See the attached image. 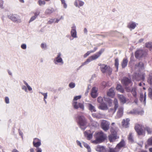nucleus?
<instances>
[{
  "instance_id": "nucleus-48",
  "label": "nucleus",
  "mask_w": 152,
  "mask_h": 152,
  "mask_svg": "<svg viewBox=\"0 0 152 152\" xmlns=\"http://www.w3.org/2000/svg\"><path fill=\"white\" fill-rule=\"evenodd\" d=\"M84 146L86 148L88 151L91 150V148L89 146L88 144L85 143L84 144Z\"/></svg>"
},
{
  "instance_id": "nucleus-64",
  "label": "nucleus",
  "mask_w": 152,
  "mask_h": 152,
  "mask_svg": "<svg viewBox=\"0 0 152 152\" xmlns=\"http://www.w3.org/2000/svg\"><path fill=\"white\" fill-rule=\"evenodd\" d=\"M143 39H140L139 41V42H143Z\"/></svg>"
},
{
  "instance_id": "nucleus-19",
  "label": "nucleus",
  "mask_w": 152,
  "mask_h": 152,
  "mask_svg": "<svg viewBox=\"0 0 152 152\" xmlns=\"http://www.w3.org/2000/svg\"><path fill=\"white\" fill-rule=\"evenodd\" d=\"M125 145V142L124 140H122L120 143L118 144L116 146L117 149L118 150V151L122 147H124Z\"/></svg>"
},
{
  "instance_id": "nucleus-42",
  "label": "nucleus",
  "mask_w": 152,
  "mask_h": 152,
  "mask_svg": "<svg viewBox=\"0 0 152 152\" xmlns=\"http://www.w3.org/2000/svg\"><path fill=\"white\" fill-rule=\"evenodd\" d=\"M103 98H102V97L99 96V97H98L97 98V101L98 102L100 103L101 104H102V103H103Z\"/></svg>"
},
{
  "instance_id": "nucleus-29",
  "label": "nucleus",
  "mask_w": 152,
  "mask_h": 152,
  "mask_svg": "<svg viewBox=\"0 0 152 152\" xmlns=\"http://www.w3.org/2000/svg\"><path fill=\"white\" fill-rule=\"evenodd\" d=\"M97 47H95L94 49L93 50H90V51H88L87 53H86L84 54L83 56V57L84 58H86V57L88 56H89V54H90L91 53L94 52L96 51V50H97Z\"/></svg>"
},
{
  "instance_id": "nucleus-51",
  "label": "nucleus",
  "mask_w": 152,
  "mask_h": 152,
  "mask_svg": "<svg viewBox=\"0 0 152 152\" xmlns=\"http://www.w3.org/2000/svg\"><path fill=\"white\" fill-rule=\"evenodd\" d=\"M41 94L43 95L44 96V100H45V99H46L47 97V93H41Z\"/></svg>"
},
{
  "instance_id": "nucleus-39",
  "label": "nucleus",
  "mask_w": 152,
  "mask_h": 152,
  "mask_svg": "<svg viewBox=\"0 0 152 152\" xmlns=\"http://www.w3.org/2000/svg\"><path fill=\"white\" fill-rule=\"evenodd\" d=\"M145 46L146 48H149L150 49L152 48V43L151 42H148L145 44Z\"/></svg>"
},
{
  "instance_id": "nucleus-12",
  "label": "nucleus",
  "mask_w": 152,
  "mask_h": 152,
  "mask_svg": "<svg viewBox=\"0 0 152 152\" xmlns=\"http://www.w3.org/2000/svg\"><path fill=\"white\" fill-rule=\"evenodd\" d=\"M72 105L74 108L76 109L78 108V107H80V108H81L82 110H84V106L82 103H79L77 104V102H76V101H74L73 102Z\"/></svg>"
},
{
  "instance_id": "nucleus-35",
  "label": "nucleus",
  "mask_w": 152,
  "mask_h": 152,
  "mask_svg": "<svg viewBox=\"0 0 152 152\" xmlns=\"http://www.w3.org/2000/svg\"><path fill=\"white\" fill-rule=\"evenodd\" d=\"M128 140L131 142H133L134 141L132 133H130L129 134L128 137Z\"/></svg>"
},
{
  "instance_id": "nucleus-61",
  "label": "nucleus",
  "mask_w": 152,
  "mask_h": 152,
  "mask_svg": "<svg viewBox=\"0 0 152 152\" xmlns=\"http://www.w3.org/2000/svg\"><path fill=\"white\" fill-rule=\"evenodd\" d=\"M84 32L85 33H87L88 31L86 28H85L84 30Z\"/></svg>"
},
{
  "instance_id": "nucleus-62",
  "label": "nucleus",
  "mask_w": 152,
  "mask_h": 152,
  "mask_svg": "<svg viewBox=\"0 0 152 152\" xmlns=\"http://www.w3.org/2000/svg\"><path fill=\"white\" fill-rule=\"evenodd\" d=\"M12 152H19L18 150L16 149H14L12 151Z\"/></svg>"
},
{
  "instance_id": "nucleus-24",
  "label": "nucleus",
  "mask_w": 152,
  "mask_h": 152,
  "mask_svg": "<svg viewBox=\"0 0 152 152\" xmlns=\"http://www.w3.org/2000/svg\"><path fill=\"white\" fill-rule=\"evenodd\" d=\"M128 63V60L126 58H124L121 63V66L122 68H124L126 66L127 63Z\"/></svg>"
},
{
  "instance_id": "nucleus-13",
  "label": "nucleus",
  "mask_w": 152,
  "mask_h": 152,
  "mask_svg": "<svg viewBox=\"0 0 152 152\" xmlns=\"http://www.w3.org/2000/svg\"><path fill=\"white\" fill-rule=\"evenodd\" d=\"M143 54V50H137L135 53V56L136 58H139Z\"/></svg>"
},
{
  "instance_id": "nucleus-5",
  "label": "nucleus",
  "mask_w": 152,
  "mask_h": 152,
  "mask_svg": "<svg viewBox=\"0 0 152 152\" xmlns=\"http://www.w3.org/2000/svg\"><path fill=\"white\" fill-rule=\"evenodd\" d=\"M110 124L107 121L102 120L101 122V127L105 131H107L110 128Z\"/></svg>"
},
{
  "instance_id": "nucleus-27",
  "label": "nucleus",
  "mask_w": 152,
  "mask_h": 152,
  "mask_svg": "<svg viewBox=\"0 0 152 152\" xmlns=\"http://www.w3.org/2000/svg\"><path fill=\"white\" fill-rule=\"evenodd\" d=\"M136 24L135 22H131L129 23L127 26L128 27L130 28L133 29L136 27Z\"/></svg>"
},
{
  "instance_id": "nucleus-46",
  "label": "nucleus",
  "mask_w": 152,
  "mask_h": 152,
  "mask_svg": "<svg viewBox=\"0 0 152 152\" xmlns=\"http://www.w3.org/2000/svg\"><path fill=\"white\" fill-rule=\"evenodd\" d=\"M89 62H90V57L87 59L86 61H85L84 62H83L81 66H84V65H86V64H87Z\"/></svg>"
},
{
  "instance_id": "nucleus-26",
  "label": "nucleus",
  "mask_w": 152,
  "mask_h": 152,
  "mask_svg": "<svg viewBox=\"0 0 152 152\" xmlns=\"http://www.w3.org/2000/svg\"><path fill=\"white\" fill-rule=\"evenodd\" d=\"M84 134L88 140H90L92 139L93 137V134L91 133H88L87 131H85L84 133Z\"/></svg>"
},
{
  "instance_id": "nucleus-1",
  "label": "nucleus",
  "mask_w": 152,
  "mask_h": 152,
  "mask_svg": "<svg viewBox=\"0 0 152 152\" xmlns=\"http://www.w3.org/2000/svg\"><path fill=\"white\" fill-rule=\"evenodd\" d=\"M94 137L95 140L93 141V143L95 144L103 142L106 140L107 137V134L102 131L95 132L94 135Z\"/></svg>"
},
{
  "instance_id": "nucleus-53",
  "label": "nucleus",
  "mask_w": 152,
  "mask_h": 152,
  "mask_svg": "<svg viewBox=\"0 0 152 152\" xmlns=\"http://www.w3.org/2000/svg\"><path fill=\"white\" fill-rule=\"evenodd\" d=\"M21 48H23V49H26V46L25 44H23L21 45Z\"/></svg>"
},
{
  "instance_id": "nucleus-16",
  "label": "nucleus",
  "mask_w": 152,
  "mask_h": 152,
  "mask_svg": "<svg viewBox=\"0 0 152 152\" xmlns=\"http://www.w3.org/2000/svg\"><path fill=\"white\" fill-rule=\"evenodd\" d=\"M124 108L122 107H119L117 113V116L118 118H120L123 115Z\"/></svg>"
},
{
  "instance_id": "nucleus-33",
  "label": "nucleus",
  "mask_w": 152,
  "mask_h": 152,
  "mask_svg": "<svg viewBox=\"0 0 152 152\" xmlns=\"http://www.w3.org/2000/svg\"><path fill=\"white\" fill-rule=\"evenodd\" d=\"M88 108L89 110H90L91 112H96V110L95 109L94 106H93L92 104H88Z\"/></svg>"
},
{
  "instance_id": "nucleus-63",
  "label": "nucleus",
  "mask_w": 152,
  "mask_h": 152,
  "mask_svg": "<svg viewBox=\"0 0 152 152\" xmlns=\"http://www.w3.org/2000/svg\"><path fill=\"white\" fill-rule=\"evenodd\" d=\"M3 3L2 2L0 3V6L1 8H3Z\"/></svg>"
},
{
  "instance_id": "nucleus-57",
  "label": "nucleus",
  "mask_w": 152,
  "mask_h": 152,
  "mask_svg": "<svg viewBox=\"0 0 152 152\" xmlns=\"http://www.w3.org/2000/svg\"><path fill=\"white\" fill-rule=\"evenodd\" d=\"M125 89L126 90V91L127 92H130L131 91V90L130 88H129V87H126Z\"/></svg>"
},
{
  "instance_id": "nucleus-50",
  "label": "nucleus",
  "mask_w": 152,
  "mask_h": 152,
  "mask_svg": "<svg viewBox=\"0 0 152 152\" xmlns=\"http://www.w3.org/2000/svg\"><path fill=\"white\" fill-rule=\"evenodd\" d=\"M80 98H81V96H77L74 98L73 100L75 101V100H78V99H80Z\"/></svg>"
},
{
  "instance_id": "nucleus-18",
  "label": "nucleus",
  "mask_w": 152,
  "mask_h": 152,
  "mask_svg": "<svg viewBox=\"0 0 152 152\" xmlns=\"http://www.w3.org/2000/svg\"><path fill=\"white\" fill-rule=\"evenodd\" d=\"M118 97L121 102L123 103H126V99L123 95H118Z\"/></svg>"
},
{
  "instance_id": "nucleus-23",
  "label": "nucleus",
  "mask_w": 152,
  "mask_h": 152,
  "mask_svg": "<svg viewBox=\"0 0 152 152\" xmlns=\"http://www.w3.org/2000/svg\"><path fill=\"white\" fill-rule=\"evenodd\" d=\"M61 54L60 53H58L56 57V61L58 63H63L62 59L61 57Z\"/></svg>"
},
{
  "instance_id": "nucleus-17",
  "label": "nucleus",
  "mask_w": 152,
  "mask_h": 152,
  "mask_svg": "<svg viewBox=\"0 0 152 152\" xmlns=\"http://www.w3.org/2000/svg\"><path fill=\"white\" fill-rule=\"evenodd\" d=\"M71 34L72 36L73 37H77V31L76 30V26H73L72 27Z\"/></svg>"
},
{
  "instance_id": "nucleus-31",
  "label": "nucleus",
  "mask_w": 152,
  "mask_h": 152,
  "mask_svg": "<svg viewBox=\"0 0 152 152\" xmlns=\"http://www.w3.org/2000/svg\"><path fill=\"white\" fill-rule=\"evenodd\" d=\"M131 92L134 97H136L137 95L136 89L133 88L131 90Z\"/></svg>"
},
{
  "instance_id": "nucleus-55",
  "label": "nucleus",
  "mask_w": 152,
  "mask_h": 152,
  "mask_svg": "<svg viewBox=\"0 0 152 152\" xmlns=\"http://www.w3.org/2000/svg\"><path fill=\"white\" fill-rule=\"evenodd\" d=\"M41 47L42 48H46V45L45 44H42L41 46Z\"/></svg>"
},
{
  "instance_id": "nucleus-30",
  "label": "nucleus",
  "mask_w": 152,
  "mask_h": 152,
  "mask_svg": "<svg viewBox=\"0 0 152 152\" xmlns=\"http://www.w3.org/2000/svg\"><path fill=\"white\" fill-rule=\"evenodd\" d=\"M99 108L101 110H107L108 109L107 105H106V104H104L103 101V103L99 106Z\"/></svg>"
},
{
  "instance_id": "nucleus-20",
  "label": "nucleus",
  "mask_w": 152,
  "mask_h": 152,
  "mask_svg": "<svg viewBox=\"0 0 152 152\" xmlns=\"http://www.w3.org/2000/svg\"><path fill=\"white\" fill-rule=\"evenodd\" d=\"M107 95L109 96H113L115 95L114 88L111 87L109 91L107 93Z\"/></svg>"
},
{
  "instance_id": "nucleus-7",
  "label": "nucleus",
  "mask_w": 152,
  "mask_h": 152,
  "mask_svg": "<svg viewBox=\"0 0 152 152\" xmlns=\"http://www.w3.org/2000/svg\"><path fill=\"white\" fill-rule=\"evenodd\" d=\"M104 49H101L98 52L89 57L90 62L92 60H94L99 57L102 53L104 51Z\"/></svg>"
},
{
  "instance_id": "nucleus-38",
  "label": "nucleus",
  "mask_w": 152,
  "mask_h": 152,
  "mask_svg": "<svg viewBox=\"0 0 152 152\" xmlns=\"http://www.w3.org/2000/svg\"><path fill=\"white\" fill-rule=\"evenodd\" d=\"M108 152H118V150H117V148H116V146L115 148H110L108 151Z\"/></svg>"
},
{
  "instance_id": "nucleus-58",
  "label": "nucleus",
  "mask_w": 152,
  "mask_h": 152,
  "mask_svg": "<svg viewBox=\"0 0 152 152\" xmlns=\"http://www.w3.org/2000/svg\"><path fill=\"white\" fill-rule=\"evenodd\" d=\"M63 6L64 8H67V4L66 3L65 0L64 2V4L63 5Z\"/></svg>"
},
{
  "instance_id": "nucleus-45",
  "label": "nucleus",
  "mask_w": 152,
  "mask_h": 152,
  "mask_svg": "<svg viewBox=\"0 0 152 152\" xmlns=\"http://www.w3.org/2000/svg\"><path fill=\"white\" fill-rule=\"evenodd\" d=\"M109 111L110 114H113L115 112V110L114 108L113 109V108H111V109H110Z\"/></svg>"
},
{
  "instance_id": "nucleus-14",
  "label": "nucleus",
  "mask_w": 152,
  "mask_h": 152,
  "mask_svg": "<svg viewBox=\"0 0 152 152\" xmlns=\"http://www.w3.org/2000/svg\"><path fill=\"white\" fill-rule=\"evenodd\" d=\"M97 90L96 87H93L91 89V96L93 98H96L97 97L98 94H97Z\"/></svg>"
},
{
  "instance_id": "nucleus-52",
  "label": "nucleus",
  "mask_w": 152,
  "mask_h": 152,
  "mask_svg": "<svg viewBox=\"0 0 152 152\" xmlns=\"http://www.w3.org/2000/svg\"><path fill=\"white\" fill-rule=\"evenodd\" d=\"M5 102L7 103H9V99L8 97H5Z\"/></svg>"
},
{
  "instance_id": "nucleus-21",
  "label": "nucleus",
  "mask_w": 152,
  "mask_h": 152,
  "mask_svg": "<svg viewBox=\"0 0 152 152\" xmlns=\"http://www.w3.org/2000/svg\"><path fill=\"white\" fill-rule=\"evenodd\" d=\"M96 151L99 152H105L106 149L104 146L98 145L96 148Z\"/></svg>"
},
{
  "instance_id": "nucleus-2",
  "label": "nucleus",
  "mask_w": 152,
  "mask_h": 152,
  "mask_svg": "<svg viewBox=\"0 0 152 152\" xmlns=\"http://www.w3.org/2000/svg\"><path fill=\"white\" fill-rule=\"evenodd\" d=\"M76 119L77 123L81 128L83 129L82 126H86L87 122L86 118L83 115H78L76 118ZM86 128V127H85L83 129H85Z\"/></svg>"
},
{
  "instance_id": "nucleus-59",
  "label": "nucleus",
  "mask_w": 152,
  "mask_h": 152,
  "mask_svg": "<svg viewBox=\"0 0 152 152\" xmlns=\"http://www.w3.org/2000/svg\"><path fill=\"white\" fill-rule=\"evenodd\" d=\"M135 99L134 100V101L135 103L136 104H137L138 103V99H137V97L136 98H135Z\"/></svg>"
},
{
  "instance_id": "nucleus-43",
  "label": "nucleus",
  "mask_w": 152,
  "mask_h": 152,
  "mask_svg": "<svg viewBox=\"0 0 152 152\" xmlns=\"http://www.w3.org/2000/svg\"><path fill=\"white\" fill-rule=\"evenodd\" d=\"M147 142L148 145H152V137L148 139Z\"/></svg>"
},
{
  "instance_id": "nucleus-41",
  "label": "nucleus",
  "mask_w": 152,
  "mask_h": 152,
  "mask_svg": "<svg viewBox=\"0 0 152 152\" xmlns=\"http://www.w3.org/2000/svg\"><path fill=\"white\" fill-rule=\"evenodd\" d=\"M148 91V96L151 99H152V89L151 88H149Z\"/></svg>"
},
{
  "instance_id": "nucleus-10",
  "label": "nucleus",
  "mask_w": 152,
  "mask_h": 152,
  "mask_svg": "<svg viewBox=\"0 0 152 152\" xmlns=\"http://www.w3.org/2000/svg\"><path fill=\"white\" fill-rule=\"evenodd\" d=\"M130 119L129 118L124 119L121 122V125L123 127L127 128L129 127Z\"/></svg>"
},
{
  "instance_id": "nucleus-32",
  "label": "nucleus",
  "mask_w": 152,
  "mask_h": 152,
  "mask_svg": "<svg viewBox=\"0 0 152 152\" xmlns=\"http://www.w3.org/2000/svg\"><path fill=\"white\" fill-rule=\"evenodd\" d=\"M119 65V64L118 58H115V66L116 68V71H118Z\"/></svg>"
},
{
  "instance_id": "nucleus-47",
  "label": "nucleus",
  "mask_w": 152,
  "mask_h": 152,
  "mask_svg": "<svg viewBox=\"0 0 152 152\" xmlns=\"http://www.w3.org/2000/svg\"><path fill=\"white\" fill-rule=\"evenodd\" d=\"M69 86L71 88H73L75 86V83H73V82H71L69 84Z\"/></svg>"
},
{
  "instance_id": "nucleus-37",
  "label": "nucleus",
  "mask_w": 152,
  "mask_h": 152,
  "mask_svg": "<svg viewBox=\"0 0 152 152\" xmlns=\"http://www.w3.org/2000/svg\"><path fill=\"white\" fill-rule=\"evenodd\" d=\"M104 99L105 101L107 102V103H109V104H112V100L110 99V98H106V97H104Z\"/></svg>"
},
{
  "instance_id": "nucleus-34",
  "label": "nucleus",
  "mask_w": 152,
  "mask_h": 152,
  "mask_svg": "<svg viewBox=\"0 0 152 152\" xmlns=\"http://www.w3.org/2000/svg\"><path fill=\"white\" fill-rule=\"evenodd\" d=\"M116 89L118 91H119L122 93H123L124 91V90L122 88V86L121 85H117L116 87Z\"/></svg>"
},
{
  "instance_id": "nucleus-8",
  "label": "nucleus",
  "mask_w": 152,
  "mask_h": 152,
  "mask_svg": "<svg viewBox=\"0 0 152 152\" xmlns=\"http://www.w3.org/2000/svg\"><path fill=\"white\" fill-rule=\"evenodd\" d=\"M114 130L113 129H112V128L111 129L110 132L112 134L109 136V140L110 142H112L115 141L116 139H117V136L115 132H114Z\"/></svg>"
},
{
  "instance_id": "nucleus-15",
  "label": "nucleus",
  "mask_w": 152,
  "mask_h": 152,
  "mask_svg": "<svg viewBox=\"0 0 152 152\" xmlns=\"http://www.w3.org/2000/svg\"><path fill=\"white\" fill-rule=\"evenodd\" d=\"M34 15L31 17L29 20V22H32V21L35 20V19L37 18L38 15H39L40 13V11L38 10H36L34 12Z\"/></svg>"
},
{
  "instance_id": "nucleus-11",
  "label": "nucleus",
  "mask_w": 152,
  "mask_h": 152,
  "mask_svg": "<svg viewBox=\"0 0 152 152\" xmlns=\"http://www.w3.org/2000/svg\"><path fill=\"white\" fill-rule=\"evenodd\" d=\"M33 146L36 147L37 148L40 146L41 144V140L37 138H34V140L33 142Z\"/></svg>"
},
{
  "instance_id": "nucleus-3",
  "label": "nucleus",
  "mask_w": 152,
  "mask_h": 152,
  "mask_svg": "<svg viewBox=\"0 0 152 152\" xmlns=\"http://www.w3.org/2000/svg\"><path fill=\"white\" fill-rule=\"evenodd\" d=\"M134 129L137 134L139 135H145V126L139 124H136Z\"/></svg>"
},
{
  "instance_id": "nucleus-49",
  "label": "nucleus",
  "mask_w": 152,
  "mask_h": 152,
  "mask_svg": "<svg viewBox=\"0 0 152 152\" xmlns=\"http://www.w3.org/2000/svg\"><path fill=\"white\" fill-rule=\"evenodd\" d=\"M52 10H51V9H47L46 10V13L47 14H50V13H52Z\"/></svg>"
},
{
  "instance_id": "nucleus-22",
  "label": "nucleus",
  "mask_w": 152,
  "mask_h": 152,
  "mask_svg": "<svg viewBox=\"0 0 152 152\" xmlns=\"http://www.w3.org/2000/svg\"><path fill=\"white\" fill-rule=\"evenodd\" d=\"M84 4L83 1H80V0H76L75 2V5L76 6H78V7L83 6Z\"/></svg>"
},
{
  "instance_id": "nucleus-6",
  "label": "nucleus",
  "mask_w": 152,
  "mask_h": 152,
  "mask_svg": "<svg viewBox=\"0 0 152 152\" xmlns=\"http://www.w3.org/2000/svg\"><path fill=\"white\" fill-rule=\"evenodd\" d=\"M8 17L10 19L14 22L17 23H20L21 22V20L19 17L16 14H10L8 15Z\"/></svg>"
},
{
  "instance_id": "nucleus-54",
  "label": "nucleus",
  "mask_w": 152,
  "mask_h": 152,
  "mask_svg": "<svg viewBox=\"0 0 152 152\" xmlns=\"http://www.w3.org/2000/svg\"><path fill=\"white\" fill-rule=\"evenodd\" d=\"M77 144L78 145H79L81 147H82V144L80 141H77Z\"/></svg>"
},
{
  "instance_id": "nucleus-4",
  "label": "nucleus",
  "mask_w": 152,
  "mask_h": 152,
  "mask_svg": "<svg viewBox=\"0 0 152 152\" xmlns=\"http://www.w3.org/2000/svg\"><path fill=\"white\" fill-rule=\"evenodd\" d=\"M99 65L100 66V69L102 73L106 72L109 75L111 74L112 69L110 66H107L106 64H99Z\"/></svg>"
},
{
  "instance_id": "nucleus-25",
  "label": "nucleus",
  "mask_w": 152,
  "mask_h": 152,
  "mask_svg": "<svg viewBox=\"0 0 152 152\" xmlns=\"http://www.w3.org/2000/svg\"><path fill=\"white\" fill-rule=\"evenodd\" d=\"M146 96L145 93L144 96L143 94H140V101H143L144 103H145L146 102Z\"/></svg>"
},
{
  "instance_id": "nucleus-44",
  "label": "nucleus",
  "mask_w": 152,
  "mask_h": 152,
  "mask_svg": "<svg viewBox=\"0 0 152 152\" xmlns=\"http://www.w3.org/2000/svg\"><path fill=\"white\" fill-rule=\"evenodd\" d=\"M38 4L39 5H44L45 4V1H42V0H39Z\"/></svg>"
},
{
  "instance_id": "nucleus-28",
  "label": "nucleus",
  "mask_w": 152,
  "mask_h": 152,
  "mask_svg": "<svg viewBox=\"0 0 152 152\" xmlns=\"http://www.w3.org/2000/svg\"><path fill=\"white\" fill-rule=\"evenodd\" d=\"M144 130L146 131L148 134H151L152 132V129L148 126H144Z\"/></svg>"
},
{
  "instance_id": "nucleus-56",
  "label": "nucleus",
  "mask_w": 152,
  "mask_h": 152,
  "mask_svg": "<svg viewBox=\"0 0 152 152\" xmlns=\"http://www.w3.org/2000/svg\"><path fill=\"white\" fill-rule=\"evenodd\" d=\"M36 151L37 152H42V151L41 148H39V147L36 149Z\"/></svg>"
},
{
  "instance_id": "nucleus-60",
  "label": "nucleus",
  "mask_w": 152,
  "mask_h": 152,
  "mask_svg": "<svg viewBox=\"0 0 152 152\" xmlns=\"http://www.w3.org/2000/svg\"><path fill=\"white\" fill-rule=\"evenodd\" d=\"M27 88L29 91H31L32 89L31 86H29L28 85Z\"/></svg>"
},
{
  "instance_id": "nucleus-40",
  "label": "nucleus",
  "mask_w": 152,
  "mask_h": 152,
  "mask_svg": "<svg viewBox=\"0 0 152 152\" xmlns=\"http://www.w3.org/2000/svg\"><path fill=\"white\" fill-rule=\"evenodd\" d=\"M148 81L150 84H152V74H149V77L148 79Z\"/></svg>"
},
{
  "instance_id": "nucleus-9",
  "label": "nucleus",
  "mask_w": 152,
  "mask_h": 152,
  "mask_svg": "<svg viewBox=\"0 0 152 152\" xmlns=\"http://www.w3.org/2000/svg\"><path fill=\"white\" fill-rule=\"evenodd\" d=\"M121 82L123 85L126 86H127L129 84L132 85V83L131 81V79L126 77H124L121 80Z\"/></svg>"
},
{
  "instance_id": "nucleus-36",
  "label": "nucleus",
  "mask_w": 152,
  "mask_h": 152,
  "mask_svg": "<svg viewBox=\"0 0 152 152\" xmlns=\"http://www.w3.org/2000/svg\"><path fill=\"white\" fill-rule=\"evenodd\" d=\"M113 103L115 105L114 108L115 110L116 111L118 107V101L117 99H115L113 101Z\"/></svg>"
}]
</instances>
